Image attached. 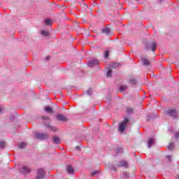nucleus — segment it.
<instances>
[{
  "instance_id": "f257e3e1",
  "label": "nucleus",
  "mask_w": 179,
  "mask_h": 179,
  "mask_svg": "<svg viewBox=\"0 0 179 179\" xmlns=\"http://www.w3.org/2000/svg\"><path fill=\"white\" fill-rule=\"evenodd\" d=\"M129 122V119L125 117L124 120L120 124L119 131L122 133L125 132V128H127V125H128Z\"/></svg>"
},
{
  "instance_id": "f03ea898",
  "label": "nucleus",
  "mask_w": 179,
  "mask_h": 179,
  "mask_svg": "<svg viewBox=\"0 0 179 179\" xmlns=\"http://www.w3.org/2000/svg\"><path fill=\"white\" fill-rule=\"evenodd\" d=\"M156 48H157V43L155 41L147 43L146 45V50H152L153 52L156 51Z\"/></svg>"
},
{
  "instance_id": "7ed1b4c3",
  "label": "nucleus",
  "mask_w": 179,
  "mask_h": 179,
  "mask_svg": "<svg viewBox=\"0 0 179 179\" xmlns=\"http://www.w3.org/2000/svg\"><path fill=\"white\" fill-rule=\"evenodd\" d=\"M168 115L173 117V118H178V113L175 109H169L166 111Z\"/></svg>"
},
{
  "instance_id": "20e7f679",
  "label": "nucleus",
  "mask_w": 179,
  "mask_h": 179,
  "mask_svg": "<svg viewBox=\"0 0 179 179\" xmlns=\"http://www.w3.org/2000/svg\"><path fill=\"white\" fill-rule=\"evenodd\" d=\"M36 137L37 139H41L42 141H44V139H48L50 138V135L48 134L36 133Z\"/></svg>"
},
{
  "instance_id": "39448f33",
  "label": "nucleus",
  "mask_w": 179,
  "mask_h": 179,
  "mask_svg": "<svg viewBox=\"0 0 179 179\" xmlns=\"http://www.w3.org/2000/svg\"><path fill=\"white\" fill-rule=\"evenodd\" d=\"M89 68H93V66H97V65H100V62L97 59H92L90 60L87 63Z\"/></svg>"
},
{
  "instance_id": "423d86ee",
  "label": "nucleus",
  "mask_w": 179,
  "mask_h": 179,
  "mask_svg": "<svg viewBox=\"0 0 179 179\" xmlns=\"http://www.w3.org/2000/svg\"><path fill=\"white\" fill-rule=\"evenodd\" d=\"M44 177H45V171H44V169H38L36 179H43Z\"/></svg>"
},
{
  "instance_id": "0eeeda50",
  "label": "nucleus",
  "mask_w": 179,
  "mask_h": 179,
  "mask_svg": "<svg viewBox=\"0 0 179 179\" xmlns=\"http://www.w3.org/2000/svg\"><path fill=\"white\" fill-rule=\"evenodd\" d=\"M20 172L22 173V174H29L31 173V169L29 166H24L20 169Z\"/></svg>"
},
{
  "instance_id": "6e6552de",
  "label": "nucleus",
  "mask_w": 179,
  "mask_h": 179,
  "mask_svg": "<svg viewBox=\"0 0 179 179\" xmlns=\"http://www.w3.org/2000/svg\"><path fill=\"white\" fill-rule=\"evenodd\" d=\"M57 120L58 121H62L63 122L68 121V118H66V117L62 114H57Z\"/></svg>"
},
{
  "instance_id": "1a4fd4ad",
  "label": "nucleus",
  "mask_w": 179,
  "mask_h": 179,
  "mask_svg": "<svg viewBox=\"0 0 179 179\" xmlns=\"http://www.w3.org/2000/svg\"><path fill=\"white\" fill-rule=\"evenodd\" d=\"M141 62H142L143 65H145L146 66L150 65V62L149 60V59L146 58V57H141Z\"/></svg>"
},
{
  "instance_id": "9d476101",
  "label": "nucleus",
  "mask_w": 179,
  "mask_h": 179,
  "mask_svg": "<svg viewBox=\"0 0 179 179\" xmlns=\"http://www.w3.org/2000/svg\"><path fill=\"white\" fill-rule=\"evenodd\" d=\"M66 171L69 174H73L75 173V169L71 165L66 166Z\"/></svg>"
},
{
  "instance_id": "9b49d317",
  "label": "nucleus",
  "mask_w": 179,
  "mask_h": 179,
  "mask_svg": "<svg viewBox=\"0 0 179 179\" xmlns=\"http://www.w3.org/2000/svg\"><path fill=\"white\" fill-rule=\"evenodd\" d=\"M52 142L53 143L58 145L59 143H61V138L58 136H54L52 138Z\"/></svg>"
},
{
  "instance_id": "f8f14e48",
  "label": "nucleus",
  "mask_w": 179,
  "mask_h": 179,
  "mask_svg": "<svg viewBox=\"0 0 179 179\" xmlns=\"http://www.w3.org/2000/svg\"><path fill=\"white\" fill-rule=\"evenodd\" d=\"M117 167H128V163L125 161H120L117 164Z\"/></svg>"
},
{
  "instance_id": "ddd939ff",
  "label": "nucleus",
  "mask_w": 179,
  "mask_h": 179,
  "mask_svg": "<svg viewBox=\"0 0 179 179\" xmlns=\"http://www.w3.org/2000/svg\"><path fill=\"white\" fill-rule=\"evenodd\" d=\"M152 145H155V138H150L148 143V148L150 149Z\"/></svg>"
},
{
  "instance_id": "4468645a",
  "label": "nucleus",
  "mask_w": 179,
  "mask_h": 179,
  "mask_svg": "<svg viewBox=\"0 0 179 179\" xmlns=\"http://www.w3.org/2000/svg\"><path fill=\"white\" fill-rule=\"evenodd\" d=\"M45 110L46 113H48L49 114H54V110H52V108H51L50 106H46L45 108Z\"/></svg>"
},
{
  "instance_id": "2eb2a0df",
  "label": "nucleus",
  "mask_w": 179,
  "mask_h": 179,
  "mask_svg": "<svg viewBox=\"0 0 179 179\" xmlns=\"http://www.w3.org/2000/svg\"><path fill=\"white\" fill-rule=\"evenodd\" d=\"M102 33L103 34H109L110 33H111V30L110 29V28L106 27L102 29Z\"/></svg>"
},
{
  "instance_id": "dca6fc26",
  "label": "nucleus",
  "mask_w": 179,
  "mask_h": 179,
  "mask_svg": "<svg viewBox=\"0 0 179 179\" xmlns=\"http://www.w3.org/2000/svg\"><path fill=\"white\" fill-rule=\"evenodd\" d=\"M45 24L48 26L52 24V20L50 18H47L45 20Z\"/></svg>"
},
{
  "instance_id": "f3484780",
  "label": "nucleus",
  "mask_w": 179,
  "mask_h": 179,
  "mask_svg": "<svg viewBox=\"0 0 179 179\" xmlns=\"http://www.w3.org/2000/svg\"><path fill=\"white\" fill-rule=\"evenodd\" d=\"M127 89H128V85H122L120 87V92H125V90H127Z\"/></svg>"
},
{
  "instance_id": "a211bd4d",
  "label": "nucleus",
  "mask_w": 179,
  "mask_h": 179,
  "mask_svg": "<svg viewBox=\"0 0 179 179\" xmlns=\"http://www.w3.org/2000/svg\"><path fill=\"white\" fill-rule=\"evenodd\" d=\"M123 152H124V148L121 147L116 148V153H123Z\"/></svg>"
},
{
  "instance_id": "6ab92c4d",
  "label": "nucleus",
  "mask_w": 179,
  "mask_h": 179,
  "mask_svg": "<svg viewBox=\"0 0 179 179\" xmlns=\"http://www.w3.org/2000/svg\"><path fill=\"white\" fill-rule=\"evenodd\" d=\"M130 83H131V85H135L138 83V82L136 81V78H130Z\"/></svg>"
},
{
  "instance_id": "aec40b11",
  "label": "nucleus",
  "mask_w": 179,
  "mask_h": 179,
  "mask_svg": "<svg viewBox=\"0 0 179 179\" xmlns=\"http://www.w3.org/2000/svg\"><path fill=\"white\" fill-rule=\"evenodd\" d=\"M27 146V144H26V143L24 142H22L19 144V148H20V149H24V148H26Z\"/></svg>"
},
{
  "instance_id": "412c9836",
  "label": "nucleus",
  "mask_w": 179,
  "mask_h": 179,
  "mask_svg": "<svg viewBox=\"0 0 179 179\" xmlns=\"http://www.w3.org/2000/svg\"><path fill=\"white\" fill-rule=\"evenodd\" d=\"M169 150H174V143H171L168 146Z\"/></svg>"
},
{
  "instance_id": "4be33fe9",
  "label": "nucleus",
  "mask_w": 179,
  "mask_h": 179,
  "mask_svg": "<svg viewBox=\"0 0 179 179\" xmlns=\"http://www.w3.org/2000/svg\"><path fill=\"white\" fill-rule=\"evenodd\" d=\"M152 118H155V115H153V114L148 113L147 121L148 122L150 121V119Z\"/></svg>"
},
{
  "instance_id": "5701e85b",
  "label": "nucleus",
  "mask_w": 179,
  "mask_h": 179,
  "mask_svg": "<svg viewBox=\"0 0 179 179\" xmlns=\"http://www.w3.org/2000/svg\"><path fill=\"white\" fill-rule=\"evenodd\" d=\"M48 128H50V129H51V131H53L54 132H57V127H52L50 125H47Z\"/></svg>"
},
{
  "instance_id": "b1692460",
  "label": "nucleus",
  "mask_w": 179,
  "mask_h": 179,
  "mask_svg": "<svg viewBox=\"0 0 179 179\" xmlns=\"http://www.w3.org/2000/svg\"><path fill=\"white\" fill-rule=\"evenodd\" d=\"M41 34L45 37L50 36V33H48V31H42Z\"/></svg>"
},
{
  "instance_id": "393cba45",
  "label": "nucleus",
  "mask_w": 179,
  "mask_h": 179,
  "mask_svg": "<svg viewBox=\"0 0 179 179\" xmlns=\"http://www.w3.org/2000/svg\"><path fill=\"white\" fill-rule=\"evenodd\" d=\"M119 65L120 64L118 63H113L110 65V66L114 69H116V68H118Z\"/></svg>"
},
{
  "instance_id": "a878e982",
  "label": "nucleus",
  "mask_w": 179,
  "mask_h": 179,
  "mask_svg": "<svg viewBox=\"0 0 179 179\" xmlns=\"http://www.w3.org/2000/svg\"><path fill=\"white\" fill-rule=\"evenodd\" d=\"M5 146H6V143H5V141H0V148L1 149H3Z\"/></svg>"
},
{
  "instance_id": "bb28decb",
  "label": "nucleus",
  "mask_w": 179,
  "mask_h": 179,
  "mask_svg": "<svg viewBox=\"0 0 179 179\" xmlns=\"http://www.w3.org/2000/svg\"><path fill=\"white\" fill-rule=\"evenodd\" d=\"M127 114H132L134 113V109L131 108H127Z\"/></svg>"
},
{
  "instance_id": "cd10ccee",
  "label": "nucleus",
  "mask_w": 179,
  "mask_h": 179,
  "mask_svg": "<svg viewBox=\"0 0 179 179\" xmlns=\"http://www.w3.org/2000/svg\"><path fill=\"white\" fill-rule=\"evenodd\" d=\"M111 73H113V70L110 69L109 71H108L106 73L107 78H111Z\"/></svg>"
},
{
  "instance_id": "c85d7f7f",
  "label": "nucleus",
  "mask_w": 179,
  "mask_h": 179,
  "mask_svg": "<svg viewBox=\"0 0 179 179\" xmlns=\"http://www.w3.org/2000/svg\"><path fill=\"white\" fill-rule=\"evenodd\" d=\"M99 173H100V171H94V172H92L91 173L92 177H94V176H97V174H99Z\"/></svg>"
},
{
  "instance_id": "c756f323",
  "label": "nucleus",
  "mask_w": 179,
  "mask_h": 179,
  "mask_svg": "<svg viewBox=\"0 0 179 179\" xmlns=\"http://www.w3.org/2000/svg\"><path fill=\"white\" fill-rule=\"evenodd\" d=\"M123 177L124 178H129V173L128 172H123Z\"/></svg>"
},
{
  "instance_id": "7c9ffc66",
  "label": "nucleus",
  "mask_w": 179,
  "mask_h": 179,
  "mask_svg": "<svg viewBox=\"0 0 179 179\" xmlns=\"http://www.w3.org/2000/svg\"><path fill=\"white\" fill-rule=\"evenodd\" d=\"M87 94L89 96H92V94H93V90H92V88L89 89V90L87 91Z\"/></svg>"
},
{
  "instance_id": "2f4dec72",
  "label": "nucleus",
  "mask_w": 179,
  "mask_h": 179,
  "mask_svg": "<svg viewBox=\"0 0 179 179\" xmlns=\"http://www.w3.org/2000/svg\"><path fill=\"white\" fill-rule=\"evenodd\" d=\"M42 120H48V121H51V120L48 117H47V116H43L42 117Z\"/></svg>"
},
{
  "instance_id": "473e14b6",
  "label": "nucleus",
  "mask_w": 179,
  "mask_h": 179,
  "mask_svg": "<svg viewBox=\"0 0 179 179\" xmlns=\"http://www.w3.org/2000/svg\"><path fill=\"white\" fill-rule=\"evenodd\" d=\"M109 53H110V52L108 50L105 52V54H104L105 58H108Z\"/></svg>"
},
{
  "instance_id": "72a5a7b5",
  "label": "nucleus",
  "mask_w": 179,
  "mask_h": 179,
  "mask_svg": "<svg viewBox=\"0 0 179 179\" xmlns=\"http://www.w3.org/2000/svg\"><path fill=\"white\" fill-rule=\"evenodd\" d=\"M110 170H113V171H117V168H115V166L112 165L111 168H110Z\"/></svg>"
},
{
  "instance_id": "f704fd0d",
  "label": "nucleus",
  "mask_w": 179,
  "mask_h": 179,
  "mask_svg": "<svg viewBox=\"0 0 179 179\" xmlns=\"http://www.w3.org/2000/svg\"><path fill=\"white\" fill-rule=\"evenodd\" d=\"M175 138H176V139L179 138V132L175 133Z\"/></svg>"
},
{
  "instance_id": "c9c22d12",
  "label": "nucleus",
  "mask_w": 179,
  "mask_h": 179,
  "mask_svg": "<svg viewBox=\"0 0 179 179\" xmlns=\"http://www.w3.org/2000/svg\"><path fill=\"white\" fill-rule=\"evenodd\" d=\"M166 159H168L169 162H171V157H170V155H167V156H166Z\"/></svg>"
},
{
  "instance_id": "e433bc0d",
  "label": "nucleus",
  "mask_w": 179,
  "mask_h": 179,
  "mask_svg": "<svg viewBox=\"0 0 179 179\" xmlns=\"http://www.w3.org/2000/svg\"><path fill=\"white\" fill-rule=\"evenodd\" d=\"M76 150H77L78 151L80 150V146H79V145L76 146Z\"/></svg>"
},
{
  "instance_id": "4c0bfd02",
  "label": "nucleus",
  "mask_w": 179,
  "mask_h": 179,
  "mask_svg": "<svg viewBox=\"0 0 179 179\" xmlns=\"http://www.w3.org/2000/svg\"><path fill=\"white\" fill-rule=\"evenodd\" d=\"M50 59V56L46 57V61H48Z\"/></svg>"
},
{
  "instance_id": "58836bf2",
  "label": "nucleus",
  "mask_w": 179,
  "mask_h": 179,
  "mask_svg": "<svg viewBox=\"0 0 179 179\" xmlns=\"http://www.w3.org/2000/svg\"><path fill=\"white\" fill-rule=\"evenodd\" d=\"M2 111V107L0 106V113Z\"/></svg>"
},
{
  "instance_id": "ea45409f",
  "label": "nucleus",
  "mask_w": 179,
  "mask_h": 179,
  "mask_svg": "<svg viewBox=\"0 0 179 179\" xmlns=\"http://www.w3.org/2000/svg\"><path fill=\"white\" fill-rule=\"evenodd\" d=\"M100 122L103 121V119H99Z\"/></svg>"
},
{
  "instance_id": "a19ab883",
  "label": "nucleus",
  "mask_w": 179,
  "mask_h": 179,
  "mask_svg": "<svg viewBox=\"0 0 179 179\" xmlns=\"http://www.w3.org/2000/svg\"><path fill=\"white\" fill-rule=\"evenodd\" d=\"M162 1H163V0H159V2H162Z\"/></svg>"
},
{
  "instance_id": "79ce46f5",
  "label": "nucleus",
  "mask_w": 179,
  "mask_h": 179,
  "mask_svg": "<svg viewBox=\"0 0 179 179\" xmlns=\"http://www.w3.org/2000/svg\"><path fill=\"white\" fill-rule=\"evenodd\" d=\"M178 178L179 179V175L178 176Z\"/></svg>"
},
{
  "instance_id": "37998d69",
  "label": "nucleus",
  "mask_w": 179,
  "mask_h": 179,
  "mask_svg": "<svg viewBox=\"0 0 179 179\" xmlns=\"http://www.w3.org/2000/svg\"><path fill=\"white\" fill-rule=\"evenodd\" d=\"M136 1H139V0H136Z\"/></svg>"
}]
</instances>
